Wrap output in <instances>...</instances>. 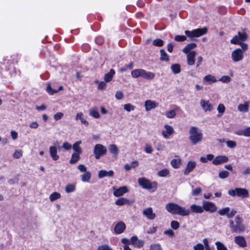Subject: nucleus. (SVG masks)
I'll return each instance as SVG.
<instances>
[{
	"label": "nucleus",
	"mask_w": 250,
	"mask_h": 250,
	"mask_svg": "<svg viewBox=\"0 0 250 250\" xmlns=\"http://www.w3.org/2000/svg\"><path fill=\"white\" fill-rule=\"evenodd\" d=\"M235 242L241 247H245L247 246L245 239L241 236H235L234 238Z\"/></svg>",
	"instance_id": "412c9836"
},
{
	"label": "nucleus",
	"mask_w": 250,
	"mask_h": 250,
	"mask_svg": "<svg viewBox=\"0 0 250 250\" xmlns=\"http://www.w3.org/2000/svg\"><path fill=\"white\" fill-rule=\"evenodd\" d=\"M75 189V186L73 184L67 185L65 188L66 193H71L74 191Z\"/></svg>",
	"instance_id": "79ce46f5"
},
{
	"label": "nucleus",
	"mask_w": 250,
	"mask_h": 250,
	"mask_svg": "<svg viewBox=\"0 0 250 250\" xmlns=\"http://www.w3.org/2000/svg\"><path fill=\"white\" fill-rule=\"evenodd\" d=\"M49 152L50 156L53 160L57 161L59 159V156L57 155V150L56 146H50Z\"/></svg>",
	"instance_id": "5701e85b"
},
{
	"label": "nucleus",
	"mask_w": 250,
	"mask_h": 250,
	"mask_svg": "<svg viewBox=\"0 0 250 250\" xmlns=\"http://www.w3.org/2000/svg\"><path fill=\"white\" fill-rule=\"evenodd\" d=\"M189 139L192 145H196L201 142L203 139L201 130L195 126H192L189 130Z\"/></svg>",
	"instance_id": "7ed1b4c3"
},
{
	"label": "nucleus",
	"mask_w": 250,
	"mask_h": 250,
	"mask_svg": "<svg viewBox=\"0 0 250 250\" xmlns=\"http://www.w3.org/2000/svg\"><path fill=\"white\" fill-rule=\"evenodd\" d=\"M131 203L132 202L130 200L124 197L120 198L115 201V204L118 206L130 205Z\"/></svg>",
	"instance_id": "b1692460"
},
{
	"label": "nucleus",
	"mask_w": 250,
	"mask_h": 250,
	"mask_svg": "<svg viewBox=\"0 0 250 250\" xmlns=\"http://www.w3.org/2000/svg\"><path fill=\"white\" fill-rule=\"evenodd\" d=\"M60 193L57 192H54L50 195L49 199L50 201L52 202L60 198Z\"/></svg>",
	"instance_id": "a19ab883"
},
{
	"label": "nucleus",
	"mask_w": 250,
	"mask_h": 250,
	"mask_svg": "<svg viewBox=\"0 0 250 250\" xmlns=\"http://www.w3.org/2000/svg\"><path fill=\"white\" fill-rule=\"evenodd\" d=\"M200 104L205 112L211 111L212 109V106L208 101L201 100Z\"/></svg>",
	"instance_id": "2eb2a0df"
},
{
	"label": "nucleus",
	"mask_w": 250,
	"mask_h": 250,
	"mask_svg": "<svg viewBox=\"0 0 250 250\" xmlns=\"http://www.w3.org/2000/svg\"><path fill=\"white\" fill-rule=\"evenodd\" d=\"M169 174V170L167 169H163L158 172V175L160 177H166Z\"/></svg>",
	"instance_id": "49530a36"
},
{
	"label": "nucleus",
	"mask_w": 250,
	"mask_h": 250,
	"mask_svg": "<svg viewBox=\"0 0 250 250\" xmlns=\"http://www.w3.org/2000/svg\"><path fill=\"white\" fill-rule=\"evenodd\" d=\"M138 183L143 188L147 190L153 189V191H154L157 189L156 182H151L150 180L144 177L139 178Z\"/></svg>",
	"instance_id": "20e7f679"
},
{
	"label": "nucleus",
	"mask_w": 250,
	"mask_h": 250,
	"mask_svg": "<svg viewBox=\"0 0 250 250\" xmlns=\"http://www.w3.org/2000/svg\"><path fill=\"white\" fill-rule=\"evenodd\" d=\"M115 74V70L113 69H111L108 73L104 74V82L106 83H109L111 82Z\"/></svg>",
	"instance_id": "aec40b11"
},
{
	"label": "nucleus",
	"mask_w": 250,
	"mask_h": 250,
	"mask_svg": "<svg viewBox=\"0 0 250 250\" xmlns=\"http://www.w3.org/2000/svg\"><path fill=\"white\" fill-rule=\"evenodd\" d=\"M144 245V241L142 240H138L137 238V241L136 243L135 244V247L137 248H141Z\"/></svg>",
	"instance_id": "052dcab7"
},
{
	"label": "nucleus",
	"mask_w": 250,
	"mask_h": 250,
	"mask_svg": "<svg viewBox=\"0 0 250 250\" xmlns=\"http://www.w3.org/2000/svg\"><path fill=\"white\" fill-rule=\"evenodd\" d=\"M171 165L172 166L175 168H177L179 167L181 163V160L179 159H172L170 162Z\"/></svg>",
	"instance_id": "4c0bfd02"
},
{
	"label": "nucleus",
	"mask_w": 250,
	"mask_h": 250,
	"mask_svg": "<svg viewBox=\"0 0 250 250\" xmlns=\"http://www.w3.org/2000/svg\"><path fill=\"white\" fill-rule=\"evenodd\" d=\"M202 191V188L200 187L197 188L192 191V194L193 196L198 195Z\"/></svg>",
	"instance_id": "864d4df0"
},
{
	"label": "nucleus",
	"mask_w": 250,
	"mask_h": 250,
	"mask_svg": "<svg viewBox=\"0 0 250 250\" xmlns=\"http://www.w3.org/2000/svg\"><path fill=\"white\" fill-rule=\"evenodd\" d=\"M109 150L113 154H117L118 153V148L115 145H110L109 146Z\"/></svg>",
	"instance_id": "ea45409f"
},
{
	"label": "nucleus",
	"mask_w": 250,
	"mask_h": 250,
	"mask_svg": "<svg viewBox=\"0 0 250 250\" xmlns=\"http://www.w3.org/2000/svg\"><path fill=\"white\" fill-rule=\"evenodd\" d=\"M243 57V51L242 49H240V48L235 49L231 52V58L234 62H237L242 60Z\"/></svg>",
	"instance_id": "6e6552de"
},
{
	"label": "nucleus",
	"mask_w": 250,
	"mask_h": 250,
	"mask_svg": "<svg viewBox=\"0 0 250 250\" xmlns=\"http://www.w3.org/2000/svg\"><path fill=\"white\" fill-rule=\"evenodd\" d=\"M89 114L91 116L95 118L98 119L100 117L98 109L97 107L91 108L89 110Z\"/></svg>",
	"instance_id": "a878e982"
},
{
	"label": "nucleus",
	"mask_w": 250,
	"mask_h": 250,
	"mask_svg": "<svg viewBox=\"0 0 250 250\" xmlns=\"http://www.w3.org/2000/svg\"><path fill=\"white\" fill-rule=\"evenodd\" d=\"M215 245H216L217 250H228L224 245L219 241L216 242Z\"/></svg>",
	"instance_id": "c03bdc74"
},
{
	"label": "nucleus",
	"mask_w": 250,
	"mask_h": 250,
	"mask_svg": "<svg viewBox=\"0 0 250 250\" xmlns=\"http://www.w3.org/2000/svg\"><path fill=\"white\" fill-rule=\"evenodd\" d=\"M228 194L232 197L237 196L243 198L249 197V192L248 190L246 188H236L234 189H230L228 191Z\"/></svg>",
	"instance_id": "39448f33"
},
{
	"label": "nucleus",
	"mask_w": 250,
	"mask_h": 250,
	"mask_svg": "<svg viewBox=\"0 0 250 250\" xmlns=\"http://www.w3.org/2000/svg\"><path fill=\"white\" fill-rule=\"evenodd\" d=\"M168 212L172 214H178L181 216H187L190 213V210L185 207H181L173 203H168L166 206Z\"/></svg>",
	"instance_id": "f257e3e1"
},
{
	"label": "nucleus",
	"mask_w": 250,
	"mask_h": 250,
	"mask_svg": "<svg viewBox=\"0 0 250 250\" xmlns=\"http://www.w3.org/2000/svg\"><path fill=\"white\" fill-rule=\"evenodd\" d=\"M143 214L149 220H153L156 216V214L153 212L152 208L150 207L144 209Z\"/></svg>",
	"instance_id": "9d476101"
},
{
	"label": "nucleus",
	"mask_w": 250,
	"mask_h": 250,
	"mask_svg": "<svg viewBox=\"0 0 250 250\" xmlns=\"http://www.w3.org/2000/svg\"><path fill=\"white\" fill-rule=\"evenodd\" d=\"M106 152V148L103 145L97 144L94 146L93 152L96 159H99L102 156L105 155Z\"/></svg>",
	"instance_id": "0eeeda50"
},
{
	"label": "nucleus",
	"mask_w": 250,
	"mask_h": 250,
	"mask_svg": "<svg viewBox=\"0 0 250 250\" xmlns=\"http://www.w3.org/2000/svg\"><path fill=\"white\" fill-rule=\"evenodd\" d=\"M153 45L156 46L161 47L164 45V41L160 39H157L153 41Z\"/></svg>",
	"instance_id": "37998d69"
},
{
	"label": "nucleus",
	"mask_w": 250,
	"mask_h": 250,
	"mask_svg": "<svg viewBox=\"0 0 250 250\" xmlns=\"http://www.w3.org/2000/svg\"><path fill=\"white\" fill-rule=\"evenodd\" d=\"M160 54L161 57L160 58V60L161 61H166L167 62L169 61V58L166 52V51L164 49L160 50Z\"/></svg>",
	"instance_id": "473e14b6"
},
{
	"label": "nucleus",
	"mask_w": 250,
	"mask_h": 250,
	"mask_svg": "<svg viewBox=\"0 0 250 250\" xmlns=\"http://www.w3.org/2000/svg\"><path fill=\"white\" fill-rule=\"evenodd\" d=\"M79 154H77L76 153L72 154L69 163L71 164H75L80 159Z\"/></svg>",
	"instance_id": "e433bc0d"
},
{
	"label": "nucleus",
	"mask_w": 250,
	"mask_h": 250,
	"mask_svg": "<svg viewBox=\"0 0 250 250\" xmlns=\"http://www.w3.org/2000/svg\"><path fill=\"white\" fill-rule=\"evenodd\" d=\"M230 208L229 207H226L221 209H220L218 211V213L220 215H225L226 214L227 215L229 211Z\"/></svg>",
	"instance_id": "09e8293b"
},
{
	"label": "nucleus",
	"mask_w": 250,
	"mask_h": 250,
	"mask_svg": "<svg viewBox=\"0 0 250 250\" xmlns=\"http://www.w3.org/2000/svg\"><path fill=\"white\" fill-rule=\"evenodd\" d=\"M239 39L238 37L237 36H235L230 40V42L234 44H237L239 43Z\"/></svg>",
	"instance_id": "338daca9"
},
{
	"label": "nucleus",
	"mask_w": 250,
	"mask_h": 250,
	"mask_svg": "<svg viewBox=\"0 0 250 250\" xmlns=\"http://www.w3.org/2000/svg\"><path fill=\"white\" fill-rule=\"evenodd\" d=\"M125 229V224L122 222H120L116 224L114 228V230L117 234H121L124 232Z\"/></svg>",
	"instance_id": "6ab92c4d"
},
{
	"label": "nucleus",
	"mask_w": 250,
	"mask_h": 250,
	"mask_svg": "<svg viewBox=\"0 0 250 250\" xmlns=\"http://www.w3.org/2000/svg\"><path fill=\"white\" fill-rule=\"evenodd\" d=\"M180 110V108L178 106H175L173 110L167 111L165 113L167 118H173L176 116V113Z\"/></svg>",
	"instance_id": "4be33fe9"
},
{
	"label": "nucleus",
	"mask_w": 250,
	"mask_h": 250,
	"mask_svg": "<svg viewBox=\"0 0 250 250\" xmlns=\"http://www.w3.org/2000/svg\"><path fill=\"white\" fill-rule=\"evenodd\" d=\"M204 81H206L207 82L212 83H215L217 81L215 77L211 75H208L206 76L204 78Z\"/></svg>",
	"instance_id": "58836bf2"
},
{
	"label": "nucleus",
	"mask_w": 250,
	"mask_h": 250,
	"mask_svg": "<svg viewBox=\"0 0 250 250\" xmlns=\"http://www.w3.org/2000/svg\"><path fill=\"white\" fill-rule=\"evenodd\" d=\"M187 38L185 36L176 35L174 37V40L177 42H183L185 41Z\"/></svg>",
	"instance_id": "5fc2aeb1"
},
{
	"label": "nucleus",
	"mask_w": 250,
	"mask_h": 250,
	"mask_svg": "<svg viewBox=\"0 0 250 250\" xmlns=\"http://www.w3.org/2000/svg\"><path fill=\"white\" fill-rule=\"evenodd\" d=\"M203 209L206 211H208L211 213L214 212L217 209L214 203L207 201H203Z\"/></svg>",
	"instance_id": "1a4fd4ad"
},
{
	"label": "nucleus",
	"mask_w": 250,
	"mask_h": 250,
	"mask_svg": "<svg viewBox=\"0 0 250 250\" xmlns=\"http://www.w3.org/2000/svg\"><path fill=\"white\" fill-rule=\"evenodd\" d=\"M124 109L128 112L134 110L135 107L131 104H125L124 105Z\"/></svg>",
	"instance_id": "603ef678"
},
{
	"label": "nucleus",
	"mask_w": 250,
	"mask_h": 250,
	"mask_svg": "<svg viewBox=\"0 0 250 250\" xmlns=\"http://www.w3.org/2000/svg\"><path fill=\"white\" fill-rule=\"evenodd\" d=\"M150 250H163L159 244H153L150 245Z\"/></svg>",
	"instance_id": "de8ad7c7"
},
{
	"label": "nucleus",
	"mask_w": 250,
	"mask_h": 250,
	"mask_svg": "<svg viewBox=\"0 0 250 250\" xmlns=\"http://www.w3.org/2000/svg\"><path fill=\"white\" fill-rule=\"evenodd\" d=\"M164 127L166 130L162 131V134L164 138L167 139L170 135L173 133L174 129L171 126L168 125H166Z\"/></svg>",
	"instance_id": "4468645a"
},
{
	"label": "nucleus",
	"mask_w": 250,
	"mask_h": 250,
	"mask_svg": "<svg viewBox=\"0 0 250 250\" xmlns=\"http://www.w3.org/2000/svg\"><path fill=\"white\" fill-rule=\"evenodd\" d=\"M63 116V114L62 113L58 112L54 115V118L56 121H58L61 119Z\"/></svg>",
	"instance_id": "69168bd1"
},
{
	"label": "nucleus",
	"mask_w": 250,
	"mask_h": 250,
	"mask_svg": "<svg viewBox=\"0 0 250 250\" xmlns=\"http://www.w3.org/2000/svg\"><path fill=\"white\" fill-rule=\"evenodd\" d=\"M46 90H47V92L50 95H53L54 93L58 92L57 90H56L55 89H53L52 88V87L51 86V84L49 83H47V88H46Z\"/></svg>",
	"instance_id": "8fccbe9b"
},
{
	"label": "nucleus",
	"mask_w": 250,
	"mask_h": 250,
	"mask_svg": "<svg viewBox=\"0 0 250 250\" xmlns=\"http://www.w3.org/2000/svg\"><path fill=\"white\" fill-rule=\"evenodd\" d=\"M229 175V173L228 171H222L219 173V177L221 179H225L227 178Z\"/></svg>",
	"instance_id": "a18cd8bd"
},
{
	"label": "nucleus",
	"mask_w": 250,
	"mask_h": 250,
	"mask_svg": "<svg viewBox=\"0 0 250 250\" xmlns=\"http://www.w3.org/2000/svg\"><path fill=\"white\" fill-rule=\"evenodd\" d=\"M196 163L194 161L188 162L187 167L184 170V174L188 175L195 167Z\"/></svg>",
	"instance_id": "dca6fc26"
},
{
	"label": "nucleus",
	"mask_w": 250,
	"mask_h": 250,
	"mask_svg": "<svg viewBox=\"0 0 250 250\" xmlns=\"http://www.w3.org/2000/svg\"><path fill=\"white\" fill-rule=\"evenodd\" d=\"M143 69H134L131 72V76L132 77L137 78L139 77H142Z\"/></svg>",
	"instance_id": "7c9ffc66"
},
{
	"label": "nucleus",
	"mask_w": 250,
	"mask_h": 250,
	"mask_svg": "<svg viewBox=\"0 0 250 250\" xmlns=\"http://www.w3.org/2000/svg\"><path fill=\"white\" fill-rule=\"evenodd\" d=\"M158 106V103H156L154 101H152L150 100H147L145 102V107L146 111H149L152 109L155 108V107Z\"/></svg>",
	"instance_id": "f8f14e48"
},
{
	"label": "nucleus",
	"mask_w": 250,
	"mask_h": 250,
	"mask_svg": "<svg viewBox=\"0 0 250 250\" xmlns=\"http://www.w3.org/2000/svg\"><path fill=\"white\" fill-rule=\"evenodd\" d=\"M217 110L219 113L222 114L225 110V106L223 104H220L218 106Z\"/></svg>",
	"instance_id": "bf43d9fd"
},
{
	"label": "nucleus",
	"mask_w": 250,
	"mask_h": 250,
	"mask_svg": "<svg viewBox=\"0 0 250 250\" xmlns=\"http://www.w3.org/2000/svg\"><path fill=\"white\" fill-rule=\"evenodd\" d=\"M197 45L195 43H191L187 45L183 49V51L185 53H188L191 52L190 50L196 47Z\"/></svg>",
	"instance_id": "c756f323"
},
{
	"label": "nucleus",
	"mask_w": 250,
	"mask_h": 250,
	"mask_svg": "<svg viewBox=\"0 0 250 250\" xmlns=\"http://www.w3.org/2000/svg\"><path fill=\"white\" fill-rule=\"evenodd\" d=\"M114 172L113 170L107 171L105 170H101L99 171L98 177L100 179L105 177H112L113 176Z\"/></svg>",
	"instance_id": "f3484780"
},
{
	"label": "nucleus",
	"mask_w": 250,
	"mask_h": 250,
	"mask_svg": "<svg viewBox=\"0 0 250 250\" xmlns=\"http://www.w3.org/2000/svg\"><path fill=\"white\" fill-rule=\"evenodd\" d=\"M81 143L82 142L81 141H77L73 146V150L78 152V154H81L82 152V148L79 146Z\"/></svg>",
	"instance_id": "2f4dec72"
},
{
	"label": "nucleus",
	"mask_w": 250,
	"mask_h": 250,
	"mask_svg": "<svg viewBox=\"0 0 250 250\" xmlns=\"http://www.w3.org/2000/svg\"><path fill=\"white\" fill-rule=\"evenodd\" d=\"M22 151L21 150H17L14 153L13 156L14 158L18 159V158H20V157H21L22 156Z\"/></svg>",
	"instance_id": "4d7b16f0"
},
{
	"label": "nucleus",
	"mask_w": 250,
	"mask_h": 250,
	"mask_svg": "<svg viewBox=\"0 0 250 250\" xmlns=\"http://www.w3.org/2000/svg\"><path fill=\"white\" fill-rule=\"evenodd\" d=\"M75 119L76 120H80L81 123L85 125H88L89 124L88 122L84 118L83 114L82 112L78 113L75 118Z\"/></svg>",
	"instance_id": "cd10ccee"
},
{
	"label": "nucleus",
	"mask_w": 250,
	"mask_h": 250,
	"mask_svg": "<svg viewBox=\"0 0 250 250\" xmlns=\"http://www.w3.org/2000/svg\"><path fill=\"white\" fill-rule=\"evenodd\" d=\"M193 248L194 250H204L205 247L203 244L198 243L195 245Z\"/></svg>",
	"instance_id": "680f3d73"
},
{
	"label": "nucleus",
	"mask_w": 250,
	"mask_h": 250,
	"mask_svg": "<svg viewBox=\"0 0 250 250\" xmlns=\"http://www.w3.org/2000/svg\"><path fill=\"white\" fill-rule=\"evenodd\" d=\"M91 178V173L89 171L85 172L82 175V180L84 182H88Z\"/></svg>",
	"instance_id": "f704fd0d"
},
{
	"label": "nucleus",
	"mask_w": 250,
	"mask_h": 250,
	"mask_svg": "<svg viewBox=\"0 0 250 250\" xmlns=\"http://www.w3.org/2000/svg\"><path fill=\"white\" fill-rule=\"evenodd\" d=\"M187 54V63L189 65H192L195 63V57L196 52L192 51Z\"/></svg>",
	"instance_id": "a211bd4d"
},
{
	"label": "nucleus",
	"mask_w": 250,
	"mask_h": 250,
	"mask_svg": "<svg viewBox=\"0 0 250 250\" xmlns=\"http://www.w3.org/2000/svg\"><path fill=\"white\" fill-rule=\"evenodd\" d=\"M171 69L172 72L175 74L179 73L181 71V67L179 64H174L171 65Z\"/></svg>",
	"instance_id": "c9c22d12"
},
{
	"label": "nucleus",
	"mask_w": 250,
	"mask_h": 250,
	"mask_svg": "<svg viewBox=\"0 0 250 250\" xmlns=\"http://www.w3.org/2000/svg\"><path fill=\"white\" fill-rule=\"evenodd\" d=\"M98 250H113L109 246L104 245L98 247Z\"/></svg>",
	"instance_id": "e2e57ef3"
},
{
	"label": "nucleus",
	"mask_w": 250,
	"mask_h": 250,
	"mask_svg": "<svg viewBox=\"0 0 250 250\" xmlns=\"http://www.w3.org/2000/svg\"><path fill=\"white\" fill-rule=\"evenodd\" d=\"M237 36L238 37L239 40L241 41H245L248 38V35L244 30L242 31H239Z\"/></svg>",
	"instance_id": "72a5a7b5"
},
{
	"label": "nucleus",
	"mask_w": 250,
	"mask_h": 250,
	"mask_svg": "<svg viewBox=\"0 0 250 250\" xmlns=\"http://www.w3.org/2000/svg\"><path fill=\"white\" fill-rule=\"evenodd\" d=\"M170 225L171 227L174 229H177L179 227V223L176 221H172Z\"/></svg>",
	"instance_id": "13d9d810"
},
{
	"label": "nucleus",
	"mask_w": 250,
	"mask_h": 250,
	"mask_svg": "<svg viewBox=\"0 0 250 250\" xmlns=\"http://www.w3.org/2000/svg\"><path fill=\"white\" fill-rule=\"evenodd\" d=\"M249 102H246L243 104H239L238 110L240 112H247L249 111Z\"/></svg>",
	"instance_id": "bb28decb"
},
{
	"label": "nucleus",
	"mask_w": 250,
	"mask_h": 250,
	"mask_svg": "<svg viewBox=\"0 0 250 250\" xmlns=\"http://www.w3.org/2000/svg\"><path fill=\"white\" fill-rule=\"evenodd\" d=\"M227 146L230 148H234L236 146V143L233 141L229 140L226 142Z\"/></svg>",
	"instance_id": "3c124183"
},
{
	"label": "nucleus",
	"mask_w": 250,
	"mask_h": 250,
	"mask_svg": "<svg viewBox=\"0 0 250 250\" xmlns=\"http://www.w3.org/2000/svg\"><path fill=\"white\" fill-rule=\"evenodd\" d=\"M207 28L204 27L203 28H198L192 31L186 30L185 33L186 35L189 38L199 37L207 32Z\"/></svg>",
	"instance_id": "423d86ee"
},
{
	"label": "nucleus",
	"mask_w": 250,
	"mask_h": 250,
	"mask_svg": "<svg viewBox=\"0 0 250 250\" xmlns=\"http://www.w3.org/2000/svg\"><path fill=\"white\" fill-rule=\"evenodd\" d=\"M155 77L154 73L151 72H147L143 69L142 77L147 80H152Z\"/></svg>",
	"instance_id": "c85d7f7f"
},
{
	"label": "nucleus",
	"mask_w": 250,
	"mask_h": 250,
	"mask_svg": "<svg viewBox=\"0 0 250 250\" xmlns=\"http://www.w3.org/2000/svg\"><path fill=\"white\" fill-rule=\"evenodd\" d=\"M113 194L116 197L122 196L125 193L128 192L127 188L125 186L121 187L118 188H116L115 187H113Z\"/></svg>",
	"instance_id": "ddd939ff"
},
{
	"label": "nucleus",
	"mask_w": 250,
	"mask_h": 250,
	"mask_svg": "<svg viewBox=\"0 0 250 250\" xmlns=\"http://www.w3.org/2000/svg\"><path fill=\"white\" fill-rule=\"evenodd\" d=\"M229 161L228 157L225 155H219L216 156L212 161V164L215 165H219L225 163H227Z\"/></svg>",
	"instance_id": "9b49d317"
},
{
	"label": "nucleus",
	"mask_w": 250,
	"mask_h": 250,
	"mask_svg": "<svg viewBox=\"0 0 250 250\" xmlns=\"http://www.w3.org/2000/svg\"><path fill=\"white\" fill-rule=\"evenodd\" d=\"M244 136L250 137V127H247L244 129Z\"/></svg>",
	"instance_id": "774afa93"
},
{
	"label": "nucleus",
	"mask_w": 250,
	"mask_h": 250,
	"mask_svg": "<svg viewBox=\"0 0 250 250\" xmlns=\"http://www.w3.org/2000/svg\"><path fill=\"white\" fill-rule=\"evenodd\" d=\"M231 79L230 77L228 76H224L222 77L219 80V81H221L223 83H229Z\"/></svg>",
	"instance_id": "6e6d98bb"
},
{
	"label": "nucleus",
	"mask_w": 250,
	"mask_h": 250,
	"mask_svg": "<svg viewBox=\"0 0 250 250\" xmlns=\"http://www.w3.org/2000/svg\"><path fill=\"white\" fill-rule=\"evenodd\" d=\"M123 93L121 91H117L115 94V97L118 100L123 99Z\"/></svg>",
	"instance_id": "0e129e2a"
},
{
	"label": "nucleus",
	"mask_w": 250,
	"mask_h": 250,
	"mask_svg": "<svg viewBox=\"0 0 250 250\" xmlns=\"http://www.w3.org/2000/svg\"><path fill=\"white\" fill-rule=\"evenodd\" d=\"M190 209L192 212L194 213H202L204 212L203 207L193 204L190 206Z\"/></svg>",
	"instance_id": "393cba45"
},
{
	"label": "nucleus",
	"mask_w": 250,
	"mask_h": 250,
	"mask_svg": "<svg viewBox=\"0 0 250 250\" xmlns=\"http://www.w3.org/2000/svg\"><path fill=\"white\" fill-rule=\"evenodd\" d=\"M229 223L232 231L236 233H241L246 229V226L243 224L241 218L238 215L235 217L234 222L230 220Z\"/></svg>",
	"instance_id": "f03ea898"
}]
</instances>
